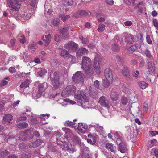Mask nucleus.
<instances>
[{
	"mask_svg": "<svg viewBox=\"0 0 158 158\" xmlns=\"http://www.w3.org/2000/svg\"><path fill=\"white\" fill-rule=\"evenodd\" d=\"M68 29V28L67 27H64L62 29H60V32L62 35H65V36H66V37H65V39L66 38L68 37V33L67 32Z\"/></svg>",
	"mask_w": 158,
	"mask_h": 158,
	"instance_id": "nucleus-29",
	"label": "nucleus"
},
{
	"mask_svg": "<svg viewBox=\"0 0 158 158\" xmlns=\"http://www.w3.org/2000/svg\"><path fill=\"white\" fill-rule=\"evenodd\" d=\"M62 135L59 132H57L56 135V140H60L61 139L60 137L62 136Z\"/></svg>",
	"mask_w": 158,
	"mask_h": 158,
	"instance_id": "nucleus-56",
	"label": "nucleus"
},
{
	"mask_svg": "<svg viewBox=\"0 0 158 158\" xmlns=\"http://www.w3.org/2000/svg\"><path fill=\"white\" fill-rule=\"evenodd\" d=\"M15 69L13 67H10L9 68V71L12 73H14L15 72Z\"/></svg>",
	"mask_w": 158,
	"mask_h": 158,
	"instance_id": "nucleus-63",
	"label": "nucleus"
},
{
	"mask_svg": "<svg viewBox=\"0 0 158 158\" xmlns=\"http://www.w3.org/2000/svg\"><path fill=\"white\" fill-rule=\"evenodd\" d=\"M72 142L75 144H80L81 143V140L77 136H73L72 138Z\"/></svg>",
	"mask_w": 158,
	"mask_h": 158,
	"instance_id": "nucleus-28",
	"label": "nucleus"
},
{
	"mask_svg": "<svg viewBox=\"0 0 158 158\" xmlns=\"http://www.w3.org/2000/svg\"><path fill=\"white\" fill-rule=\"evenodd\" d=\"M69 54L68 52L66 50H62L61 52V55L63 57H67Z\"/></svg>",
	"mask_w": 158,
	"mask_h": 158,
	"instance_id": "nucleus-42",
	"label": "nucleus"
},
{
	"mask_svg": "<svg viewBox=\"0 0 158 158\" xmlns=\"http://www.w3.org/2000/svg\"><path fill=\"white\" fill-rule=\"evenodd\" d=\"M69 57L71 59V63L73 64L76 61V58L74 56L70 55Z\"/></svg>",
	"mask_w": 158,
	"mask_h": 158,
	"instance_id": "nucleus-64",
	"label": "nucleus"
},
{
	"mask_svg": "<svg viewBox=\"0 0 158 158\" xmlns=\"http://www.w3.org/2000/svg\"><path fill=\"white\" fill-rule=\"evenodd\" d=\"M124 27H127L130 26L132 24V22L129 21H127L124 22Z\"/></svg>",
	"mask_w": 158,
	"mask_h": 158,
	"instance_id": "nucleus-53",
	"label": "nucleus"
},
{
	"mask_svg": "<svg viewBox=\"0 0 158 158\" xmlns=\"http://www.w3.org/2000/svg\"><path fill=\"white\" fill-rule=\"evenodd\" d=\"M139 74V71L136 70L135 72L133 71L132 72V75L135 78H137L138 77V75Z\"/></svg>",
	"mask_w": 158,
	"mask_h": 158,
	"instance_id": "nucleus-54",
	"label": "nucleus"
},
{
	"mask_svg": "<svg viewBox=\"0 0 158 158\" xmlns=\"http://www.w3.org/2000/svg\"><path fill=\"white\" fill-rule=\"evenodd\" d=\"M73 81L75 83H78L84 82L82 73L81 71H77L72 77Z\"/></svg>",
	"mask_w": 158,
	"mask_h": 158,
	"instance_id": "nucleus-4",
	"label": "nucleus"
},
{
	"mask_svg": "<svg viewBox=\"0 0 158 158\" xmlns=\"http://www.w3.org/2000/svg\"><path fill=\"white\" fill-rule=\"evenodd\" d=\"M47 87V84L46 83L44 82L42 84H40L38 86V94L36 96H35V95H33V98L35 99L40 98V97L41 95H42Z\"/></svg>",
	"mask_w": 158,
	"mask_h": 158,
	"instance_id": "nucleus-6",
	"label": "nucleus"
},
{
	"mask_svg": "<svg viewBox=\"0 0 158 158\" xmlns=\"http://www.w3.org/2000/svg\"><path fill=\"white\" fill-rule=\"evenodd\" d=\"M91 59L86 56H83L81 59V67L83 69L92 65Z\"/></svg>",
	"mask_w": 158,
	"mask_h": 158,
	"instance_id": "nucleus-9",
	"label": "nucleus"
},
{
	"mask_svg": "<svg viewBox=\"0 0 158 158\" xmlns=\"http://www.w3.org/2000/svg\"><path fill=\"white\" fill-rule=\"evenodd\" d=\"M88 137L91 139L93 142V143L94 144L96 142V139L95 137L93 136L90 134L88 135Z\"/></svg>",
	"mask_w": 158,
	"mask_h": 158,
	"instance_id": "nucleus-59",
	"label": "nucleus"
},
{
	"mask_svg": "<svg viewBox=\"0 0 158 158\" xmlns=\"http://www.w3.org/2000/svg\"><path fill=\"white\" fill-rule=\"evenodd\" d=\"M119 95L117 90L114 89L111 92L110 97L111 99L114 101H116L118 98Z\"/></svg>",
	"mask_w": 158,
	"mask_h": 158,
	"instance_id": "nucleus-21",
	"label": "nucleus"
},
{
	"mask_svg": "<svg viewBox=\"0 0 158 158\" xmlns=\"http://www.w3.org/2000/svg\"><path fill=\"white\" fill-rule=\"evenodd\" d=\"M29 86V83L28 82V80L27 79L21 84L20 87L21 88H25L28 87Z\"/></svg>",
	"mask_w": 158,
	"mask_h": 158,
	"instance_id": "nucleus-35",
	"label": "nucleus"
},
{
	"mask_svg": "<svg viewBox=\"0 0 158 158\" xmlns=\"http://www.w3.org/2000/svg\"><path fill=\"white\" fill-rule=\"evenodd\" d=\"M62 148L64 151H67L70 153H73L76 151V149L74 146L71 144L65 143L62 146Z\"/></svg>",
	"mask_w": 158,
	"mask_h": 158,
	"instance_id": "nucleus-11",
	"label": "nucleus"
},
{
	"mask_svg": "<svg viewBox=\"0 0 158 158\" xmlns=\"http://www.w3.org/2000/svg\"><path fill=\"white\" fill-rule=\"evenodd\" d=\"M97 18H98V21L99 22H101L104 21L105 19V17H102L98 18L99 14H97L96 16Z\"/></svg>",
	"mask_w": 158,
	"mask_h": 158,
	"instance_id": "nucleus-55",
	"label": "nucleus"
},
{
	"mask_svg": "<svg viewBox=\"0 0 158 158\" xmlns=\"http://www.w3.org/2000/svg\"><path fill=\"white\" fill-rule=\"evenodd\" d=\"M147 65V71L146 73L147 76H148L149 74H154L155 69V64L152 62H148Z\"/></svg>",
	"mask_w": 158,
	"mask_h": 158,
	"instance_id": "nucleus-12",
	"label": "nucleus"
},
{
	"mask_svg": "<svg viewBox=\"0 0 158 158\" xmlns=\"http://www.w3.org/2000/svg\"><path fill=\"white\" fill-rule=\"evenodd\" d=\"M76 120H74L73 122L69 121H66L64 123V125L65 126H68L71 127H75V123L74 122Z\"/></svg>",
	"mask_w": 158,
	"mask_h": 158,
	"instance_id": "nucleus-31",
	"label": "nucleus"
},
{
	"mask_svg": "<svg viewBox=\"0 0 158 158\" xmlns=\"http://www.w3.org/2000/svg\"><path fill=\"white\" fill-rule=\"evenodd\" d=\"M144 54L148 58H153L150 53V51L148 50H146L145 51Z\"/></svg>",
	"mask_w": 158,
	"mask_h": 158,
	"instance_id": "nucleus-52",
	"label": "nucleus"
},
{
	"mask_svg": "<svg viewBox=\"0 0 158 158\" xmlns=\"http://www.w3.org/2000/svg\"><path fill=\"white\" fill-rule=\"evenodd\" d=\"M59 16L61 18V20L64 22L67 19L70 17L69 15H65L64 14H61L59 15Z\"/></svg>",
	"mask_w": 158,
	"mask_h": 158,
	"instance_id": "nucleus-38",
	"label": "nucleus"
},
{
	"mask_svg": "<svg viewBox=\"0 0 158 158\" xmlns=\"http://www.w3.org/2000/svg\"><path fill=\"white\" fill-rule=\"evenodd\" d=\"M62 2L63 5L66 6H71L73 3V0H62Z\"/></svg>",
	"mask_w": 158,
	"mask_h": 158,
	"instance_id": "nucleus-27",
	"label": "nucleus"
},
{
	"mask_svg": "<svg viewBox=\"0 0 158 158\" xmlns=\"http://www.w3.org/2000/svg\"><path fill=\"white\" fill-rule=\"evenodd\" d=\"M152 152L154 153L153 155L156 157L158 156V149L157 148H154L152 149Z\"/></svg>",
	"mask_w": 158,
	"mask_h": 158,
	"instance_id": "nucleus-48",
	"label": "nucleus"
},
{
	"mask_svg": "<svg viewBox=\"0 0 158 158\" xmlns=\"http://www.w3.org/2000/svg\"><path fill=\"white\" fill-rule=\"evenodd\" d=\"M113 133L114 134V136L118 140H121V137L117 131H114Z\"/></svg>",
	"mask_w": 158,
	"mask_h": 158,
	"instance_id": "nucleus-47",
	"label": "nucleus"
},
{
	"mask_svg": "<svg viewBox=\"0 0 158 158\" xmlns=\"http://www.w3.org/2000/svg\"><path fill=\"white\" fill-rule=\"evenodd\" d=\"M90 127H93L100 134H102L103 131V127L102 126H100L98 124H91L89 125Z\"/></svg>",
	"mask_w": 158,
	"mask_h": 158,
	"instance_id": "nucleus-19",
	"label": "nucleus"
},
{
	"mask_svg": "<svg viewBox=\"0 0 158 158\" xmlns=\"http://www.w3.org/2000/svg\"><path fill=\"white\" fill-rule=\"evenodd\" d=\"M84 72L88 77H91L94 73V70L93 69L92 65L82 69Z\"/></svg>",
	"mask_w": 158,
	"mask_h": 158,
	"instance_id": "nucleus-15",
	"label": "nucleus"
},
{
	"mask_svg": "<svg viewBox=\"0 0 158 158\" xmlns=\"http://www.w3.org/2000/svg\"><path fill=\"white\" fill-rule=\"evenodd\" d=\"M50 78L52 82V84L54 88L56 89L58 88L59 85V76L57 73L51 71L50 74Z\"/></svg>",
	"mask_w": 158,
	"mask_h": 158,
	"instance_id": "nucleus-2",
	"label": "nucleus"
},
{
	"mask_svg": "<svg viewBox=\"0 0 158 158\" xmlns=\"http://www.w3.org/2000/svg\"><path fill=\"white\" fill-rule=\"evenodd\" d=\"M60 22V20L59 19L56 18L53 20V24L54 26H56L58 25Z\"/></svg>",
	"mask_w": 158,
	"mask_h": 158,
	"instance_id": "nucleus-45",
	"label": "nucleus"
},
{
	"mask_svg": "<svg viewBox=\"0 0 158 158\" xmlns=\"http://www.w3.org/2000/svg\"><path fill=\"white\" fill-rule=\"evenodd\" d=\"M123 35L125 36V42L127 44H132L134 41L135 38L134 36L131 34H127L124 33Z\"/></svg>",
	"mask_w": 158,
	"mask_h": 158,
	"instance_id": "nucleus-14",
	"label": "nucleus"
},
{
	"mask_svg": "<svg viewBox=\"0 0 158 158\" xmlns=\"http://www.w3.org/2000/svg\"><path fill=\"white\" fill-rule=\"evenodd\" d=\"M111 48L112 50L114 52H118L120 50L119 47L116 43L112 44Z\"/></svg>",
	"mask_w": 158,
	"mask_h": 158,
	"instance_id": "nucleus-33",
	"label": "nucleus"
},
{
	"mask_svg": "<svg viewBox=\"0 0 158 158\" xmlns=\"http://www.w3.org/2000/svg\"><path fill=\"white\" fill-rule=\"evenodd\" d=\"M122 73L127 81H133V79L130 74L129 70L127 67L125 66L123 67Z\"/></svg>",
	"mask_w": 158,
	"mask_h": 158,
	"instance_id": "nucleus-10",
	"label": "nucleus"
},
{
	"mask_svg": "<svg viewBox=\"0 0 158 158\" xmlns=\"http://www.w3.org/2000/svg\"><path fill=\"white\" fill-rule=\"evenodd\" d=\"M51 37L50 34H48L47 36L44 35L41 38L42 40L45 42V46H47L50 42Z\"/></svg>",
	"mask_w": 158,
	"mask_h": 158,
	"instance_id": "nucleus-22",
	"label": "nucleus"
},
{
	"mask_svg": "<svg viewBox=\"0 0 158 158\" xmlns=\"http://www.w3.org/2000/svg\"><path fill=\"white\" fill-rule=\"evenodd\" d=\"M78 45L73 42H69L64 45V47L70 52H74L76 51Z\"/></svg>",
	"mask_w": 158,
	"mask_h": 158,
	"instance_id": "nucleus-8",
	"label": "nucleus"
},
{
	"mask_svg": "<svg viewBox=\"0 0 158 158\" xmlns=\"http://www.w3.org/2000/svg\"><path fill=\"white\" fill-rule=\"evenodd\" d=\"M89 148L88 147H85L82 150V158H90L89 156Z\"/></svg>",
	"mask_w": 158,
	"mask_h": 158,
	"instance_id": "nucleus-23",
	"label": "nucleus"
},
{
	"mask_svg": "<svg viewBox=\"0 0 158 158\" xmlns=\"http://www.w3.org/2000/svg\"><path fill=\"white\" fill-rule=\"evenodd\" d=\"M116 61L118 64L120 65L122 64L123 59L119 56L118 55L116 56Z\"/></svg>",
	"mask_w": 158,
	"mask_h": 158,
	"instance_id": "nucleus-41",
	"label": "nucleus"
},
{
	"mask_svg": "<svg viewBox=\"0 0 158 158\" xmlns=\"http://www.w3.org/2000/svg\"><path fill=\"white\" fill-rule=\"evenodd\" d=\"M13 119V117L11 115L8 114L5 115L3 117V123L6 124L11 123V121Z\"/></svg>",
	"mask_w": 158,
	"mask_h": 158,
	"instance_id": "nucleus-18",
	"label": "nucleus"
},
{
	"mask_svg": "<svg viewBox=\"0 0 158 158\" xmlns=\"http://www.w3.org/2000/svg\"><path fill=\"white\" fill-rule=\"evenodd\" d=\"M9 152L5 150L2 152H0V155L2 157H4L9 154Z\"/></svg>",
	"mask_w": 158,
	"mask_h": 158,
	"instance_id": "nucleus-44",
	"label": "nucleus"
},
{
	"mask_svg": "<svg viewBox=\"0 0 158 158\" xmlns=\"http://www.w3.org/2000/svg\"><path fill=\"white\" fill-rule=\"evenodd\" d=\"M30 157L31 155L28 152L23 153L22 156V158H30Z\"/></svg>",
	"mask_w": 158,
	"mask_h": 158,
	"instance_id": "nucleus-49",
	"label": "nucleus"
},
{
	"mask_svg": "<svg viewBox=\"0 0 158 158\" xmlns=\"http://www.w3.org/2000/svg\"><path fill=\"white\" fill-rule=\"evenodd\" d=\"M76 87L73 85L67 86L62 91L61 95L63 97H67L73 94L76 91Z\"/></svg>",
	"mask_w": 158,
	"mask_h": 158,
	"instance_id": "nucleus-3",
	"label": "nucleus"
},
{
	"mask_svg": "<svg viewBox=\"0 0 158 158\" xmlns=\"http://www.w3.org/2000/svg\"><path fill=\"white\" fill-rule=\"evenodd\" d=\"M128 100L127 98L124 96H123L121 99V103L123 105H126L128 102Z\"/></svg>",
	"mask_w": 158,
	"mask_h": 158,
	"instance_id": "nucleus-39",
	"label": "nucleus"
},
{
	"mask_svg": "<svg viewBox=\"0 0 158 158\" xmlns=\"http://www.w3.org/2000/svg\"><path fill=\"white\" fill-rule=\"evenodd\" d=\"M43 141L40 139H37L35 142L31 143L29 144L30 148H36L41 145Z\"/></svg>",
	"mask_w": 158,
	"mask_h": 158,
	"instance_id": "nucleus-24",
	"label": "nucleus"
},
{
	"mask_svg": "<svg viewBox=\"0 0 158 158\" xmlns=\"http://www.w3.org/2000/svg\"><path fill=\"white\" fill-rule=\"evenodd\" d=\"M138 84L140 88L143 89H145L148 85V83L143 81L139 82Z\"/></svg>",
	"mask_w": 158,
	"mask_h": 158,
	"instance_id": "nucleus-34",
	"label": "nucleus"
},
{
	"mask_svg": "<svg viewBox=\"0 0 158 158\" xmlns=\"http://www.w3.org/2000/svg\"><path fill=\"white\" fill-rule=\"evenodd\" d=\"M105 2L109 5L111 6L114 4V1L113 0H106Z\"/></svg>",
	"mask_w": 158,
	"mask_h": 158,
	"instance_id": "nucleus-60",
	"label": "nucleus"
},
{
	"mask_svg": "<svg viewBox=\"0 0 158 158\" xmlns=\"http://www.w3.org/2000/svg\"><path fill=\"white\" fill-rule=\"evenodd\" d=\"M112 82H109L106 79V80H104L103 82V86L106 87H108L109 85V84L110 83H111Z\"/></svg>",
	"mask_w": 158,
	"mask_h": 158,
	"instance_id": "nucleus-46",
	"label": "nucleus"
},
{
	"mask_svg": "<svg viewBox=\"0 0 158 158\" xmlns=\"http://www.w3.org/2000/svg\"><path fill=\"white\" fill-rule=\"evenodd\" d=\"M99 102L102 106L107 108L109 107L108 101L105 96H102L100 98Z\"/></svg>",
	"mask_w": 158,
	"mask_h": 158,
	"instance_id": "nucleus-16",
	"label": "nucleus"
},
{
	"mask_svg": "<svg viewBox=\"0 0 158 158\" xmlns=\"http://www.w3.org/2000/svg\"><path fill=\"white\" fill-rule=\"evenodd\" d=\"M47 71L44 69L40 68L37 72V75L40 77L44 76L47 73Z\"/></svg>",
	"mask_w": 158,
	"mask_h": 158,
	"instance_id": "nucleus-30",
	"label": "nucleus"
},
{
	"mask_svg": "<svg viewBox=\"0 0 158 158\" xmlns=\"http://www.w3.org/2000/svg\"><path fill=\"white\" fill-rule=\"evenodd\" d=\"M119 150L122 153H125L127 150L126 145L123 143H120L119 145Z\"/></svg>",
	"mask_w": 158,
	"mask_h": 158,
	"instance_id": "nucleus-26",
	"label": "nucleus"
},
{
	"mask_svg": "<svg viewBox=\"0 0 158 158\" xmlns=\"http://www.w3.org/2000/svg\"><path fill=\"white\" fill-rule=\"evenodd\" d=\"M137 49V48L135 46H132L129 48L128 50L129 52L131 53L133 52L135 50H136Z\"/></svg>",
	"mask_w": 158,
	"mask_h": 158,
	"instance_id": "nucleus-51",
	"label": "nucleus"
},
{
	"mask_svg": "<svg viewBox=\"0 0 158 158\" xmlns=\"http://www.w3.org/2000/svg\"><path fill=\"white\" fill-rule=\"evenodd\" d=\"M35 45V43L34 42H32L29 44V48L30 49H34Z\"/></svg>",
	"mask_w": 158,
	"mask_h": 158,
	"instance_id": "nucleus-57",
	"label": "nucleus"
},
{
	"mask_svg": "<svg viewBox=\"0 0 158 158\" xmlns=\"http://www.w3.org/2000/svg\"><path fill=\"white\" fill-rule=\"evenodd\" d=\"M18 128L19 129H24L28 126V124L26 122L20 123L16 125Z\"/></svg>",
	"mask_w": 158,
	"mask_h": 158,
	"instance_id": "nucleus-32",
	"label": "nucleus"
},
{
	"mask_svg": "<svg viewBox=\"0 0 158 158\" xmlns=\"http://www.w3.org/2000/svg\"><path fill=\"white\" fill-rule=\"evenodd\" d=\"M63 130L65 132V134L67 135V136L70 135L72 134V132L70 129L66 128H63Z\"/></svg>",
	"mask_w": 158,
	"mask_h": 158,
	"instance_id": "nucleus-40",
	"label": "nucleus"
},
{
	"mask_svg": "<svg viewBox=\"0 0 158 158\" xmlns=\"http://www.w3.org/2000/svg\"><path fill=\"white\" fill-rule=\"evenodd\" d=\"M77 16L78 17L85 16L87 15L88 13L84 10H81L77 13Z\"/></svg>",
	"mask_w": 158,
	"mask_h": 158,
	"instance_id": "nucleus-36",
	"label": "nucleus"
},
{
	"mask_svg": "<svg viewBox=\"0 0 158 158\" xmlns=\"http://www.w3.org/2000/svg\"><path fill=\"white\" fill-rule=\"evenodd\" d=\"M7 2L10 8H11L16 11L19 10L20 5L18 3L17 0H8Z\"/></svg>",
	"mask_w": 158,
	"mask_h": 158,
	"instance_id": "nucleus-5",
	"label": "nucleus"
},
{
	"mask_svg": "<svg viewBox=\"0 0 158 158\" xmlns=\"http://www.w3.org/2000/svg\"><path fill=\"white\" fill-rule=\"evenodd\" d=\"M104 75L107 80L109 82H112L113 74L111 70L109 69H106L104 71Z\"/></svg>",
	"mask_w": 158,
	"mask_h": 158,
	"instance_id": "nucleus-13",
	"label": "nucleus"
},
{
	"mask_svg": "<svg viewBox=\"0 0 158 158\" xmlns=\"http://www.w3.org/2000/svg\"><path fill=\"white\" fill-rule=\"evenodd\" d=\"M153 23L154 26L156 28L157 30H158V23L157 22V20L156 19H153Z\"/></svg>",
	"mask_w": 158,
	"mask_h": 158,
	"instance_id": "nucleus-58",
	"label": "nucleus"
},
{
	"mask_svg": "<svg viewBox=\"0 0 158 158\" xmlns=\"http://www.w3.org/2000/svg\"><path fill=\"white\" fill-rule=\"evenodd\" d=\"M101 60V58L98 56H97L95 57L94 61V66L96 72L98 74H99L101 72L100 64Z\"/></svg>",
	"mask_w": 158,
	"mask_h": 158,
	"instance_id": "nucleus-7",
	"label": "nucleus"
},
{
	"mask_svg": "<svg viewBox=\"0 0 158 158\" xmlns=\"http://www.w3.org/2000/svg\"><path fill=\"white\" fill-rule=\"evenodd\" d=\"M157 141L156 139H153L151 140L150 142L151 145L150 147H151L152 146H153L155 145Z\"/></svg>",
	"mask_w": 158,
	"mask_h": 158,
	"instance_id": "nucleus-62",
	"label": "nucleus"
},
{
	"mask_svg": "<svg viewBox=\"0 0 158 158\" xmlns=\"http://www.w3.org/2000/svg\"><path fill=\"white\" fill-rule=\"evenodd\" d=\"M105 147L107 149L110 150L112 152L115 153L116 147L114 146L113 144L111 143H107L106 144Z\"/></svg>",
	"mask_w": 158,
	"mask_h": 158,
	"instance_id": "nucleus-25",
	"label": "nucleus"
},
{
	"mask_svg": "<svg viewBox=\"0 0 158 158\" xmlns=\"http://www.w3.org/2000/svg\"><path fill=\"white\" fill-rule=\"evenodd\" d=\"M77 127L78 130L82 133H85L86 130L88 128V127L86 124H83L82 123H79Z\"/></svg>",
	"mask_w": 158,
	"mask_h": 158,
	"instance_id": "nucleus-17",
	"label": "nucleus"
},
{
	"mask_svg": "<svg viewBox=\"0 0 158 158\" xmlns=\"http://www.w3.org/2000/svg\"><path fill=\"white\" fill-rule=\"evenodd\" d=\"M27 133H26L23 132H21L20 133V135L22 136V138H21L22 140H25L28 139L27 137H26V135H27Z\"/></svg>",
	"mask_w": 158,
	"mask_h": 158,
	"instance_id": "nucleus-43",
	"label": "nucleus"
},
{
	"mask_svg": "<svg viewBox=\"0 0 158 158\" xmlns=\"http://www.w3.org/2000/svg\"><path fill=\"white\" fill-rule=\"evenodd\" d=\"M105 26L102 23H100L98 27L97 30L98 32H102L105 29Z\"/></svg>",
	"mask_w": 158,
	"mask_h": 158,
	"instance_id": "nucleus-37",
	"label": "nucleus"
},
{
	"mask_svg": "<svg viewBox=\"0 0 158 158\" xmlns=\"http://www.w3.org/2000/svg\"><path fill=\"white\" fill-rule=\"evenodd\" d=\"M80 39L81 40L82 43L84 44H85L87 43V40L85 38H83L82 37H80Z\"/></svg>",
	"mask_w": 158,
	"mask_h": 158,
	"instance_id": "nucleus-61",
	"label": "nucleus"
},
{
	"mask_svg": "<svg viewBox=\"0 0 158 158\" xmlns=\"http://www.w3.org/2000/svg\"><path fill=\"white\" fill-rule=\"evenodd\" d=\"M87 52L88 51L86 49L84 48H80L76 52V56L79 57L83 55L87 54Z\"/></svg>",
	"mask_w": 158,
	"mask_h": 158,
	"instance_id": "nucleus-20",
	"label": "nucleus"
},
{
	"mask_svg": "<svg viewBox=\"0 0 158 158\" xmlns=\"http://www.w3.org/2000/svg\"><path fill=\"white\" fill-rule=\"evenodd\" d=\"M74 97L77 101L80 103V104L83 108H86L88 107V106H85L84 104L88 102L89 99L86 94L84 93L83 91L77 92V94H75Z\"/></svg>",
	"mask_w": 158,
	"mask_h": 158,
	"instance_id": "nucleus-1",
	"label": "nucleus"
},
{
	"mask_svg": "<svg viewBox=\"0 0 158 158\" xmlns=\"http://www.w3.org/2000/svg\"><path fill=\"white\" fill-rule=\"evenodd\" d=\"M50 116L49 114H41L39 117V118L42 119H44V118H48Z\"/></svg>",
	"mask_w": 158,
	"mask_h": 158,
	"instance_id": "nucleus-50",
	"label": "nucleus"
}]
</instances>
